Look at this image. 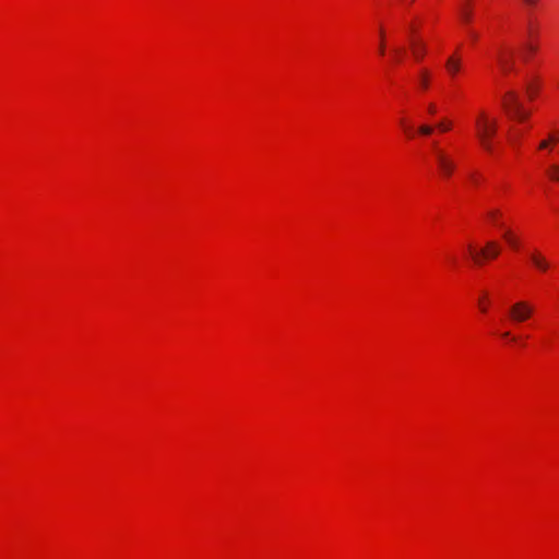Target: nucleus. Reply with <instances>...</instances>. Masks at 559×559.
Segmentation results:
<instances>
[{
	"label": "nucleus",
	"mask_w": 559,
	"mask_h": 559,
	"mask_svg": "<svg viewBox=\"0 0 559 559\" xmlns=\"http://www.w3.org/2000/svg\"><path fill=\"white\" fill-rule=\"evenodd\" d=\"M530 259L534 266L542 272H546L550 267V263L538 252H532Z\"/></svg>",
	"instance_id": "0eeeda50"
},
{
	"label": "nucleus",
	"mask_w": 559,
	"mask_h": 559,
	"mask_svg": "<svg viewBox=\"0 0 559 559\" xmlns=\"http://www.w3.org/2000/svg\"><path fill=\"white\" fill-rule=\"evenodd\" d=\"M500 212L498 210H491L488 212V217L492 221V223L498 224Z\"/></svg>",
	"instance_id": "dca6fc26"
},
{
	"label": "nucleus",
	"mask_w": 559,
	"mask_h": 559,
	"mask_svg": "<svg viewBox=\"0 0 559 559\" xmlns=\"http://www.w3.org/2000/svg\"><path fill=\"white\" fill-rule=\"evenodd\" d=\"M395 55H396V59H400V56L402 53V50L401 49H395Z\"/></svg>",
	"instance_id": "393cba45"
},
{
	"label": "nucleus",
	"mask_w": 559,
	"mask_h": 559,
	"mask_svg": "<svg viewBox=\"0 0 559 559\" xmlns=\"http://www.w3.org/2000/svg\"><path fill=\"white\" fill-rule=\"evenodd\" d=\"M558 140H559V136H558V135H556V134H551V135L549 136V140H548V141H549V142L555 143V142H557Z\"/></svg>",
	"instance_id": "5701e85b"
},
{
	"label": "nucleus",
	"mask_w": 559,
	"mask_h": 559,
	"mask_svg": "<svg viewBox=\"0 0 559 559\" xmlns=\"http://www.w3.org/2000/svg\"><path fill=\"white\" fill-rule=\"evenodd\" d=\"M525 49L528 51V52H534L536 50V48L532 45V44H527L525 46Z\"/></svg>",
	"instance_id": "4be33fe9"
},
{
	"label": "nucleus",
	"mask_w": 559,
	"mask_h": 559,
	"mask_svg": "<svg viewBox=\"0 0 559 559\" xmlns=\"http://www.w3.org/2000/svg\"><path fill=\"white\" fill-rule=\"evenodd\" d=\"M534 314V306L525 300L514 302L509 309L510 320L514 323L527 321Z\"/></svg>",
	"instance_id": "7ed1b4c3"
},
{
	"label": "nucleus",
	"mask_w": 559,
	"mask_h": 559,
	"mask_svg": "<svg viewBox=\"0 0 559 559\" xmlns=\"http://www.w3.org/2000/svg\"><path fill=\"white\" fill-rule=\"evenodd\" d=\"M428 110L430 114H436V111H437L436 106L433 104L429 105Z\"/></svg>",
	"instance_id": "b1692460"
},
{
	"label": "nucleus",
	"mask_w": 559,
	"mask_h": 559,
	"mask_svg": "<svg viewBox=\"0 0 559 559\" xmlns=\"http://www.w3.org/2000/svg\"><path fill=\"white\" fill-rule=\"evenodd\" d=\"M502 336H503V337H509V336H510V332H503V333H502Z\"/></svg>",
	"instance_id": "bb28decb"
},
{
	"label": "nucleus",
	"mask_w": 559,
	"mask_h": 559,
	"mask_svg": "<svg viewBox=\"0 0 559 559\" xmlns=\"http://www.w3.org/2000/svg\"><path fill=\"white\" fill-rule=\"evenodd\" d=\"M472 179L475 181V185L478 183L479 178L476 174L472 176Z\"/></svg>",
	"instance_id": "a878e982"
},
{
	"label": "nucleus",
	"mask_w": 559,
	"mask_h": 559,
	"mask_svg": "<svg viewBox=\"0 0 559 559\" xmlns=\"http://www.w3.org/2000/svg\"><path fill=\"white\" fill-rule=\"evenodd\" d=\"M412 52L417 61H420L426 53V46L419 40H412Z\"/></svg>",
	"instance_id": "6e6552de"
},
{
	"label": "nucleus",
	"mask_w": 559,
	"mask_h": 559,
	"mask_svg": "<svg viewBox=\"0 0 559 559\" xmlns=\"http://www.w3.org/2000/svg\"><path fill=\"white\" fill-rule=\"evenodd\" d=\"M501 105L510 118L520 122L524 121L530 116L524 109L519 94L513 90H509L502 95Z\"/></svg>",
	"instance_id": "f03ea898"
},
{
	"label": "nucleus",
	"mask_w": 559,
	"mask_h": 559,
	"mask_svg": "<svg viewBox=\"0 0 559 559\" xmlns=\"http://www.w3.org/2000/svg\"><path fill=\"white\" fill-rule=\"evenodd\" d=\"M469 253L475 261V263L480 264L481 259H490L497 258L499 255L500 249L495 241L487 242L486 247L480 251H475L472 246H468Z\"/></svg>",
	"instance_id": "39448f33"
},
{
	"label": "nucleus",
	"mask_w": 559,
	"mask_h": 559,
	"mask_svg": "<svg viewBox=\"0 0 559 559\" xmlns=\"http://www.w3.org/2000/svg\"><path fill=\"white\" fill-rule=\"evenodd\" d=\"M459 15H460L461 21L464 24H469L471 23L473 14H472V10H471V8H469V5L467 3L466 4H462L460 7Z\"/></svg>",
	"instance_id": "1a4fd4ad"
},
{
	"label": "nucleus",
	"mask_w": 559,
	"mask_h": 559,
	"mask_svg": "<svg viewBox=\"0 0 559 559\" xmlns=\"http://www.w3.org/2000/svg\"><path fill=\"white\" fill-rule=\"evenodd\" d=\"M496 59H497V62H498L503 74H508L515 70L512 50L507 51V50L500 49L497 53Z\"/></svg>",
	"instance_id": "423d86ee"
},
{
	"label": "nucleus",
	"mask_w": 559,
	"mask_h": 559,
	"mask_svg": "<svg viewBox=\"0 0 559 559\" xmlns=\"http://www.w3.org/2000/svg\"><path fill=\"white\" fill-rule=\"evenodd\" d=\"M383 36H384V35H383V32L381 31V32H380V37H381V39H380V45H379V52H380L381 55H383V53H384Z\"/></svg>",
	"instance_id": "a211bd4d"
},
{
	"label": "nucleus",
	"mask_w": 559,
	"mask_h": 559,
	"mask_svg": "<svg viewBox=\"0 0 559 559\" xmlns=\"http://www.w3.org/2000/svg\"><path fill=\"white\" fill-rule=\"evenodd\" d=\"M525 90H526V92H527V94H528V96H530L531 98L534 96V94H535V92H536V91H535V87L533 86V84H532V83H527V84H526V86H525Z\"/></svg>",
	"instance_id": "f3484780"
},
{
	"label": "nucleus",
	"mask_w": 559,
	"mask_h": 559,
	"mask_svg": "<svg viewBox=\"0 0 559 559\" xmlns=\"http://www.w3.org/2000/svg\"><path fill=\"white\" fill-rule=\"evenodd\" d=\"M418 132L421 134V135H431L432 132H433V127L429 126V124H421L419 128H418Z\"/></svg>",
	"instance_id": "ddd939ff"
},
{
	"label": "nucleus",
	"mask_w": 559,
	"mask_h": 559,
	"mask_svg": "<svg viewBox=\"0 0 559 559\" xmlns=\"http://www.w3.org/2000/svg\"><path fill=\"white\" fill-rule=\"evenodd\" d=\"M547 174L551 180L559 182V165H550L547 170Z\"/></svg>",
	"instance_id": "9b49d317"
},
{
	"label": "nucleus",
	"mask_w": 559,
	"mask_h": 559,
	"mask_svg": "<svg viewBox=\"0 0 559 559\" xmlns=\"http://www.w3.org/2000/svg\"><path fill=\"white\" fill-rule=\"evenodd\" d=\"M445 68L452 75H454L460 70V60L454 57H450L447 60Z\"/></svg>",
	"instance_id": "9d476101"
},
{
	"label": "nucleus",
	"mask_w": 559,
	"mask_h": 559,
	"mask_svg": "<svg viewBox=\"0 0 559 559\" xmlns=\"http://www.w3.org/2000/svg\"><path fill=\"white\" fill-rule=\"evenodd\" d=\"M432 147L439 170L444 177H450L455 168L454 162L436 143L432 144Z\"/></svg>",
	"instance_id": "20e7f679"
},
{
	"label": "nucleus",
	"mask_w": 559,
	"mask_h": 559,
	"mask_svg": "<svg viewBox=\"0 0 559 559\" xmlns=\"http://www.w3.org/2000/svg\"><path fill=\"white\" fill-rule=\"evenodd\" d=\"M477 136L481 145L488 152L492 151L491 138L497 132V120L489 119L488 116L481 111L475 121Z\"/></svg>",
	"instance_id": "f257e3e1"
},
{
	"label": "nucleus",
	"mask_w": 559,
	"mask_h": 559,
	"mask_svg": "<svg viewBox=\"0 0 559 559\" xmlns=\"http://www.w3.org/2000/svg\"><path fill=\"white\" fill-rule=\"evenodd\" d=\"M452 123L448 120H441L437 123L436 128L440 130L441 132H447L451 129Z\"/></svg>",
	"instance_id": "f8f14e48"
},
{
	"label": "nucleus",
	"mask_w": 559,
	"mask_h": 559,
	"mask_svg": "<svg viewBox=\"0 0 559 559\" xmlns=\"http://www.w3.org/2000/svg\"><path fill=\"white\" fill-rule=\"evenodd\" d=\"M428 75H429V73L426 70H423L420 72L419 83H420L423 88H427L428 87Z\"/></svg>",
	"instance_id": "2eb2a0df"
},
{
	"label": "nucleus",
	"mask_w": 559,
	"mask_h": 559,
	"mask_svg": "<svg viewBox=\"0 0 559 559\" xmlns=\"http://www.w3.org/2000/svg\"><path fill=\"white\" fill-rule=\"evenodd\" d=\"M539 0H523V2L530 7L536 5Z\"/></svg>",
	"instance_id": "aec40b11"
},
{
	"label": "nucleus",
	"mask_w": 559,
	"mask_h": 559,
	"mask_svg": "<svg viewBox=\"0 0 559 559\" xmlns=\"http://www.w3.org/2000/svg\"><path fill=\"white\" fill-rule=\"evenodd\" d=\"M503 237L510 246H512L513 248L518 247V240L513 237L510 230H507Z\"/></svg>",
	"instance_id": "4468645a"
},
{
	"label": "nucleus",
	"mask_w": 559,
	"mask_h": 559,
	"mask_svg": "<svg viewBox=\"0 0 559 559\" xmlns=\"http://www.w3.org/2000/svg\"><path fill=\"white\" fill-rule=\"evenodd\" d=\"M549 141L548 140H544L539 143V148L544 150V148H547L548 145H549Z\"/></svg>",
	"instance_id": "412c9836"
},
{
	"label": "nucleus",
	"mask_w": 559,
	"mask_h": 559,
	"mask_svg": "<svg viewBox=\"0 0 559 559\" xmlns=\"http://www.w3.org/2000/svg\"><path fill=\"white\" fill-rule=\"evenodd\" d=\"M468 34L473 41H476L478 39V34L476 32L469 31Z\"/></svg>",
	"instance_id": "6ab92c4d"
}]
</instances>
